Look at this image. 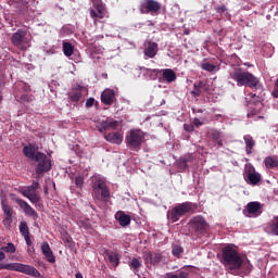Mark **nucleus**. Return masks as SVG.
I'll use <instances>...</instances> for the list:
<instances>
[{
	"instance_id": "obj_3",
	"label": "nucleus",
	"mask_w": 278,
	"mask_h": 278,
	"mask_svg": "<svg viewBox=\"0 0 278 278\" xmlns=\"http://www.w3.org/2000/svg\"><path fill=\"white\" fill-rule=\"evenodd\" d=\"M91 194L96 201H102L103 203H108L112 199L108 184L103 178H96L92 184Z\"/></svg>"
},
{
	"instance_id": "obj_49",
	"label": "nucleus",
	"mask_w": 278,
	"mask_h": 278,
	"mask_svg": "<svg viewBox=\"0 0 278 278\" xmlns=\"http://www.w3.org/2000/svg\"><path fill=\"white\" fill-rule=\"evenodd\" d=\"M192 125L193 127H201V125H203V122H201V119L199 118H193Z\"/></svg>"
},
{
	"instance_id": "obj_59",
	"label": "nucleus",
	"mask_w": 278,
	"mask_h": 278,
	"mask_svg": "<svg viewBox=\"0 0 278 278\" xmlns=\"http://www.w3.org/2000/svg\"><path fill=\"white\" fill-rule=\"evenodd\" d=\"M0 140H1V137H0Z\"/></svg>"
},
{
	"instance_id": "obj_50",
	"label": "nucleus",
	"mask_w": 278,
	"mask_h": 278,
	"mask_svg": "<svg viewBox=\"0 0 278 278\" xmlns=\"http://www.w3.org/2000/svg\"><path fill=\"white\" fill-rule=\"evenodd\" d=\"M23 91H24V92H30V91H31V88L29 87V85L24 84V85H23Z\"/></svg>"
},
{
	"instance_id": "obj_23",
	"label": "nucleus",
	"mask_w": 278,
	"mask_h": 278,
	"mask_svg": "<svg viewBox=\"0 0 278 278\" xmlns=\"http://www.w3.org/2000/svg\"><path fill=\"white\" fill-rule=\"evenodd\" d=\"M42 152H36V148L33 144L25 146L23 148V154L25 157H28V160H33L36 162V157H38V154Z\"/></svg>"
},
{
	"instance_id": "obj_20",
	"label": "nucleus",
	"mask_w": 278,
	"mask_h": 278,
	"mask_svg": "<svg viewBox=\"0 0 278 278\" xmlns=\"http://www.w3.org/2000/svg\"><path fill=\"white\" fill-rule=\"evenodd\" d=\"M41 251L47 262H49L50 264H55V255L53 254V251L51 250V247L48 242H43L41 244Z\"/></svg>"
},
{
	"instance_id": "obj_31",
	"label": "nucleus",
	"mask_w": 278,
	"mask_h": 278,
	"mask_svg": "<svg viewBox=\"0 0 278 278\" xmlns=\"http://www.w3.org/2000/svg\"><path fill=\"white\" fill-rule=\"evenodd\" d=\"M144 55H147V58H153L154 55H157V43L150 42L144 50Z\"/></svg>"
},
{
	"instance_id": "obj_51",
	"label": "nucleus",
	"mask_w": 278,
	"mask_h": 278,
	"mask_svg": "<svg viewBox=\"0 0 278 278\" xmlns=\"http://www.w3.org/2000/svg\"><path fill=\"white\" fill-rule=\"evenodd\" d=\"M65 242H67V244H71V242H73V238L71 236H66Z\"/></svg>"
},
{
	"instance_id": "obj_33",
	"label": "nucleus",
	"mask_w": 278,
	"mask_h": 278,
	"mask_svg": "<svg viewBox=\"0 0 278 278\" xmlns=\"http://www.w3.org/2000/svg\"><path fill=\"white\" fill-rule=\"evenodd\" d=\"M188 162H192V156H181L177 161L178 168H180V170H186V168H188Z\"/></svg>"
},
{
	"instance_id": "obj_5",
	"label": "nucleus",
	"mask_w": 278,
	"mask_h": 278,
	"mask_svg": "<svg viewBox=\"0 0 278 278\" xmlns=\"http://www.w3.org/2000/svg\"><path fill=\"white\" fill-rule=\"evenodd\" d=\"M197 208V204L192 202H182L174 206L168 213L167 218L172 220V223H177L181 216H186V214H190L193 210Z\"/></svg>"
},
{
	"instance_id": "obj_22",
	"label": "nucleus",
	"mask_w": 278,
	"mask_h": 278,
	"mask_svg": "<svg viewBox=\"0 0 278 278\" xmlns=\"http://www.w3.org/2000/svg\"><path fill=\"white\" fill-rule=\"evenodd\" d=\"M20 233L23 236L27 247H31V238L29 237V226H27V222L20 223Z\"/></svg>"
},
{
	"instance_id": "obj_44",
	"label": "nucleus",
	"mask_w": 278,
	"mask_h": 278,
	"mask_svg": "<svg viewBox=\"0 0 278 278\" xmlns=\"http://www.w3.org/2000/svg\"><path fill=\"white\" fill-rule=\"evenodd\" d=\"M0 270H14V263H11V264L0 263Z\"/></svg>"
},
{
	"instance_id": "obj_24",
	"label": "nucleus",
	"mask_w": 278,
	"mask_h": 278,
	"mask_svg": "<svg viewBox=\"0 0 278 278\" xmlns=\"http://www.w3.org/2000/svg\"><path fill=\"white\" fill-rule=\"evenodd\" d=\"M245 181L250 186H257V184H260L262 181V175H260V173L249 172V173H247Z\"/></svg>"
},
{
	"instance_id": "obj_26",
	"label": "nucleus",
	"mask_w": 278,
	"mask_h": 278,
	"mask_svg": "<svg viewBox=\"0 0 278 278\" xmlns=\"http://www.w3.org/2000/svg\"><path fill=\"white\" fill-rule=\"evenodd\" d=\"M265 168H268L269 170H273L275 168H278V156H266L264 159Z\"/></svg>"
},
{
	"instance_id": "obj_52",
	"label": "nucleus",
	"mask_w": 278,
	"mask_h": 278,
	"mask_svg": "<svg viewBox=\"0 0 278 278\" xmlns=\"http://www.w3.org/2000/svg\"><path fill=\"white\" fill-rule=\"evenodd\" d=\"M3 260H5V253L0 251V262H3Z\"/></svg>"
},
{
	"instance_id": "obj_2",
	"label": "nucleus",
	"mask_w": 278,
	"mask_h": 278,
	"mask_svg": "<svg viewBox=\"0 0 278 278\" xmlns=\"http://www.w3.org/2000/svg\"><path fill=\"white\" fill-rule=\"evenodd\" d=\"M231 77L235 81H237V86H248L252 90H257L261 88L262 85H260V78H257L255 75L242 71V68H236Z\"/></svg>"
},
{
	"instance_id": "obj_21",
	"label": "nucleus",
	"mask_w": 278,
	"mask_h": 278,
	"mask_svg": "<svg viewBox=\"0 0 278 278\" xmlns=\"http://www.w3.org/2000/svg\"><path fill=\"white\" fill-rule=\"evenodd\" d=\"M115 218L119 223L121 227H129V225H131V216L125 214L123 211H118L115 214Z\"/></svg>"
},
{
	"instance_id": "obj_28",
	"label": "nucleus",
	"mask_w": 278,
	"mask_h": 278,
	"mask_svg": "<svg viewBox=\"0 0 278 278\" xmlns=\"http://www.w3.org/2000/svg\"><path fill=\"white\" fill-rule=\"evenodd\" d=\"M146 260L147 262H150V264H153V266H155V264H160L162 262V254L157 252H150L146 255Z\"/></svg>"
},
{
	"instance_id": "obj_25",
	"label": "nucleus",
	"mask_w": 278,
	"mask_h": 278,
	"mask_svg": "<svg viewBox=\"0 0 278 278\" xmlns=\"http://www.w3.org/2000/svg\"><path fill=\"white\" fill-rule=\"evenodd\" d=\"M104 139L112 144H121L123 142V135L121 132H110L104 135Z\"/></svg>"
},
{
	"instance_id": "obj_13",
	"label": "nucleus",
	"mask_w": 278,
	"mask_h": 278,
	"mask_svg": "<svg viewBox=\"0 0 278 278\" xmlns=\"http://www.w3.org/2000/svg\"><path fill=\"white\" fill-rule=\"evenodd\" d=\"M243 214L249 218H251V216H258V214H262V203L249 202L247 204V210H243Z\"/></svg>"
},
{
	"instance_id": "obj_48",
	"label": "nucleus",
	"mask_w": 278,
	"mask_h": 278,
	"mask_svg": "<svg viewBox=\"0 0 278 278\" xmlns=\"http://www.w3.org/2000/svg\"><path fill=\"white\" fill-rule=\"evenodd\" d=\"M3 225L5 226V227H10L11 225H12V217H5L4 219H3Z\"/></svg>"
},
{
	"instance_id": "obj_39",
	"label": "nucleus",
	"mask_w": 278,
	"mask_h": 278,
	"mask_svg": "<svg viewBox=\"0 0 278 278\" xmlns=\"http://www.w3.org/2000/svg\"><path fill=\"white\" fill-rule=\"evenodd\" d=\"M172 253H173L174 257L179 258L184 254V248L181 245L175 244L172 248Z\"/></svg>"
},
{
	"instance_id": "obj_10",
	"label": "nucleus",
	"mask_w": 278,
	"mask_h": 278,
	"mask_svg": "<svg viewBox=\"0 0 278 278\" xmlns=\"http://www.w3.org/2000/svg\"><path fill=\"white\" fill-rule=\"evenodd\" d=\"M118 125H121L118 121H115L112 117H106L105 119L98 122L96 127L100 134H105L108 129H118Z\"/></svg>"
},
{
	"instance_id": "obj_29",
	"label": "nucleus",
	"mask_w": 278,
	"mask_h": 278,
	"mask_svg": "<svg viewBox=\"0 0 278 278\" xmlns=\"http://www.w3.org/2000/svg\"><path fill=\"white\" fill-rule=\"evenodd\" d=\"M141 75H146L149 77V79H157V73H160V70H151L147 67H140L139 68Z\"/></svg>"
},
{
	"instance_id": "obj_4",
	"label": "nucleus",
	"mask_w": 278,
	"mask_h": 278,
	"mask_svg": "<svg viewBox=\"0 0 278 278\" xmlns=\"http://www.w3.org/2000/svg\"><path fill=\"white\" fill-rule=\"evenodd\" d=\"M125 142L129 151H140L144 142V134L140 129H132L126 134Z\"/></svg>"
},
{
	"instance_id": "obj_38",
	"label": "nucleus",
	"mask_w": 278,
	"mask_h": 278,
	"mask_svg": "<svg viewBox=\"0 0 278 278\" xmlns=\"http://www.w3.org/2000/svg\"><path fill=\"white\" fill-rule=\"evenodd\" d=\"M1 207H2V211L5 214V216L12 218V215L14 214V210L11 208L10 205L5 204L4 201L1 202Z\"/></svg>"
},
{
	"instance_id": "obj_12",
	"label": "nucleus",
	"mask_w": 278,
	"mask_h": 278,
	"mask_svg": "<svg viewBox=\"0 0 278 278\" xmlns=\"http://www.w3.org/2000/svg\"><path fill=\"white\" fill-rule=\"evenodd\" d=\"M94 9L89 10V14L94 23L99 21V18H105L108 16V9L103 5V3H98L94 5Z\"/></svg>"
},
{
	"instance_id": "obj_40",
	"label": "nucleus",
	"mask_w": 278,
	"mask_h": 278,
	"mask_svg": "<svg viewBox=\"0 0 278 278\" xmlns=\"http://www.w3.org/2000/svg\"><path fill=\"white\" fill-rule=\"evenodd\" d=\"M1 251H4V253H16V245L14 243H8L1 248Z\"/></svg>"
},
{
	"instance_id": "obj_15",
	"label": "nucleus",
	"mask_w": 278,
	"mask_h": 278,
	"mask_svg": "<svg viewBox=\"0 0 278 278\" xmlns=\"http://www.w3.org/2000/svg\"><path fill=\"white\" fill-rule=\"evenodd\" d=\"M25 36H27V30L24 28L17 29L16 33H14L11 37L12 45L14 47H21L23 42H25Z\"/></svg>"
},
{
	"instance_id": "obj_37",
	"label": "nucleus",
	"mask_w": 278,
	"mask_h": 278,
	"mask_svg": "<svg viewBox=\"0 0 278 278\" xmlns=\"http://www.w3.org/2000/svg\"><path fill=\"white\" fill-rule=\"evenodd\" d=\"M253 101H250V108L248 111V118H255V116H257V114H260V109H255Z\"/></svg>"
},
{
	"instance_id": "obj_19",
	"label": "nucleus",
	"mask_w": 278,
	"mask_h": 278,
	"mask_svg": "<svg viewBox=\"0 0 278 278\" xmlns=\"http://www.w3.org/2000/svg\"><path fill=\"white\" fill-rule=\"evenodd\" d=\"M15 203H17L21 210H23V212H25L28 216H38L34 207H31V205H29V203H27L25 200L15 199Z\"/></svg>"
},
{
	"instance_id": "obj_17",
	"label": "nucleus",
	"mask_w": 278,
	"mask_h": 278,
	"mask_svg": "<svg viewBox=\"0 0 278 278\" xmlns=\"http://www.w3.org/2000/svg\"><path fill=\"white\" fill-rule=\"evenodd\" d=\"M208 87L205 80L194 83L193 90L191 91L192 97H200L203 92H207Z\"/></svg>"
},
{
	"instance_id": "obj_43",
	"label": "nucleus",
	"mask_w": 278,
	"mask_h": 278,
	"mask_svg": "<svg viewBox=\"0 0 278 278\" xmlns=\"http://www.w3.org/2000/svg\"><path fill=\"white\" fill-rule=\"evenodd\" d=\"M75 186L76 188H84V176H76Z\"/></svg>"
},
{
	"instance_id": "obj_47",
	"label": "nucleus",
	"mask_w": 278,
	"mask_h": 278,
	"mask_svg": "<svg viewBox=\"0 0 278 278\" xmlns=\"http://www.w3.org/2000/svg\"><path fill=\"white\" fill-rule=\"evenodd\" d=\"M94 105V98H89L86 101V108H92Z\"/></svg>"
},
{
	"instance_id": "obj_41",
	"label": "nucleus",
	"mask_w": 278,
	"mask_h": 278,
	"mask_svg": "<svg viewBox=\"0 0 278 278\" xmlns=\"http://www.w3.org/2000/svg\"><path fill=\"white\" fill-rule=\"evenodd\" d=\"M165 278H188V273L180 271L178 274H166Z\"/></svg>"
},
{
	"instance_id": "obj_14",
	"label": "nucleus",
	"mask_w": 278,
	"mask_h": 278,
	"mask_svg": "<svg viewBox=\"0 0 278 278\" xmlns=\"http://www.w3.org/2000/svg\"><path fill=\"white\" fill-rule=\"evenodd\" d=\"M86 90V87L79 85V84H76L72 87V92L70 94V99L73 103H79V101H81V96L83 93Z\"/></svg>"
},
{
	"instance_id": "obj_55",
	"label": "nucleus",
	"mask_w": 278,
	"mask_h": 278,
	"mask_svg": "<svg viewBox=\"0 0 278 278\" xmlns=\"http://www.w3.org/2000/svg\"><path fill=\"white\" fill-rule=\"evenodd\" d=\"M198 114H203V110L199 109L198 111H195Z\"/></svg>"
},
{
	"instance_id": "obj_9",
	"label": "nucleus",
	"mask_w": 278,
	"mask_h": 278,
	"mask_svg": "<svg viewBox=\"0 0 278 278\" xmlns=\"http://www.w3.org/2000/svg\"><path fill=\"white\" fill-rule=\"evenodd\" d=\"M162 10V4L155 0H143L139 7L140 14H157Z\"/></svg>"
},
{
	"instance_id": "obj_42",
	"label": "nucleus",
	"mask_w": 278,
	"mask_h": 278,
	"mask_svg": "<svg viewBox=\"0 0 278 278\" xmlns=\"http://www.w3.org/2000/svg\"><path fill=\"white\" fill-rule=\"evenodd\" d=\"M20 99L24 101V103H31L35 98L31 94H22Z\"/></svg>"
},
{
	"instance_id": "obj_53",
	"label": "nucleus",
	"mask_w": 278,
	"mask_h": 278,
	"mask_svg": "<svg viewBox=\"0 0 278 278\" xmlns=\"http://www.w3.org/2000/svg\"><path fill=\"white\" fill-rule=\"evenodd\" d=\"M75 277L76 278H84V275H81V273H76Z\"/></svg>"
},
{
	"instance_id": "obj_58",
	"label": "nucleus",
	"mask_w": 278,
	"mask_h": 278,
	"mask_svg": "<svg viewBox=\"0 0 278 278\" xmlns=\"http://www.w3.org/2000/svg\"><path fill=\"white\" fill-rule=\"evenodd\" d=\"M257 118H264V116H257Z\"/></svg>"
},
{
	"instance_id": "obj_7",
	"label": "nucleus",
	"mask_w": 278,
	"mask_h": 278,
	"mask_svg": "<svg viewBox=\"0 0 278 278\" xmlns=\"http://www.w3.org/2000/svg\"><path fill=\"white\" fill-rule=\"evenodd\" d=\"M189 227L195 236H205V233H207V229H210V224H207L203 216L198 215L190 219Z\"/></svg>"
},
{
	"instance_id": "obj_56",
	"label": "nucleus",
	"mask_w": 278,
	"mask_h": 278,
	"mask_svg": "<svg viewBox=\"0 0 278 278\" xmlns=\"http://www.w3.org/2000/svg\"><path fill=\"white\" fill-rule=\"evenodd\" d=\"M252 99H255V93H251Z\"/></svg>"
},
{
	"instance_id": "obj_45",
	"label": "nucleus",
	"mask_w": 278,
	"mask_h": 278,
	"mask_svg": "<svg viewBox=\"0 0 278 278\" xmlns=\"http://www.w3.org/2000/svg\"><path fill=\"white\" fill-rule=\"evenodd\" d=\"M184 129H185V131L192 132V131H194V124H185Z\"/></svg>"
},
{
	"instance_id": "obj_36",
	"label": "nucleus",
	"mask_w": 278,
	"mask_h": 278,
	"mask_svg": "<svg viewBox=\"0 0 278 278\" xmlns=\"http://www.w3.org/2000/svg\"><path fill=\"white\" fill-rule=\"evenodd\" d=\"M201 68L202 71H206L207 73H216V71H218V66L208 62L202 63Z\"/></svg>"
},
{
	"instance_id": "obj_30",
	"label": "nucleus",
	"mask_w": 278,
	"mask_h": 278,
	"mask_svg": "<svg viewBox=\"0 0 278 278\" xmlns=\"http://www.w3.org/2000/svg\"><path fill=\"white\" fill-rule=\"evenodd\" d=\"M211 138L215 144H217V149H220L223 147V132L218 130H212L211 131Z\"/></svg>"
},
{
	"instance_id": "obj_1",
	"label": "nucleus",
	"mask_w": 278,
	"mask_h": 278,
	"mask_svg": "<svg viewBox=\"0 0 278 278\" xmlns=\"http://www.w3.org/2000/svg\"><path fill=\"white\" fill-rule=\"evenodd\" d=\"M222 264L228 273H238L240 270L244 275H250L253 265L247 256H242L238 250L231 245L222 249Z\"/></svg>"
},
{
	"instance_id": "obj_34",
	"label": "nucleus",
	"mask_w": 278,
	"mask_h": 278,
	"mask_svg": "<svg viewBox=\"0 0 278 278\" xmlns=\"http://www.w3.org/2000/svg\"><path fill=\"white\" fill-rule=\"evenodd\" d=\"M63 53L66 58H71L75 53V47L71 42H63Z\"/></svg>"
},
{
	"instance_id": "obj_32",
	"label": "nucleus",
	"mask_w": 278,
	"mask_h": 278,
	"mask_svg": "<svg viewBox=\"0 0 278 278\" xmlns=\"http://www.w3.org/2000/svg\"><path fill=\"white\" fill-rule=\"evenodd\" d=\"M110 264L116 268L121 264V255L115 252H109L106 253Z\"/></svg>"
},
{
	"instance_id": "obj_35",
	"label": "nucleus",
	"mask_w": 278,
	"mask_h": 278,
	"mask_svg": "<svg viewBox=\"0 0 278 278\" xmlns=\"http://www.w3.org/2000/svg\"><path fill=\"white\" fill-rule=\"evenodd\" d=\"M130 268H132L135 275H138L140 271V267L142 266V261L140 258L134 257L129 264Z\"/></svg>"
},
{
	"instance_id": "obj_54",
	"label": "nucleus",
	"mask_w": 278,
	"mask_h": 278,
	"mask_svg": "<svg viewBox=\"0 0 278 278\" xmlns=\"http://www.w3.org/2000/svg\"><path fill=\"white\" fill-rule=\"evenodd\" d=\"M273 97H275V99H278V90L273 92Z\"/></svg>"
},
{
	"instance_id": "obj_18",
	"label": "nucleus",
	"mask_w": 278,
	"mask_h": 278,
	"mask_svg": "<svg viewBox=\"0 0 278 278\" xmlns=\"http://www.w3.org/2000/svg\"><path fill=\"white\" fill-rule=\"evenodd\" d=\"M114 99H116V93L112 89H105L101 93V101L104 105H112V103H114Z\"/></svg>"
},
{
	"instance_id": "obj_46",
	"label": "nucleus",
	"mask_w": 278,
	"mask_h": 278,
	"mask_svg": "<svg viewBox=\"0 0 278 278\" xmlns=\"http://www.w3.org/2000/svg\"><path fill=\"white\" fill-rule=\"evenodd\" d=\"M215 10H216L217 14H225L227 7H225V5L217 7Z\"/></svg>"
},
{
	"instance_id": "obj_57",
	"label": "nucleus",
	"mask_w": 278,
	"mask_h": 278,
	"mask_svg": "<svg viewBox=\"0 0 278 278\" xmlns=\"http://www.w3.org/2000/svg\"><path fill=\"white\" fill-rule=\"evenodd\" d=\"M49 191H47V188L45 189V193L48 194Z\"/></svg>"
},
{
	"instance_id": "obj_16",
	"label": "nucleus",
	"mask_w": 278,
	"mask_h": 278,
	"mask_svg": "<svg viewBox=\"0 0 278 278\" xmlns=\"http://www.w3.org/2000/svg\"><path fill=\"white\" fill-rule=\"evenodd\" d=\"M159 73H162V80L166 81V84H173V81H177V73H175L173 68L160 70Z\"/></svg>"
},
{
	"instance_id": "obj_27",
	"label": "nucleus",
	"mask_w": 278,
	"mask_h": 278,
	"mask_svg": "<svg viewBox=\"0 0 278 278\" xmlns=\"http://www.w3.org/2000/svg\"><path fill=\"white\" fill-rule=\"evenodd\" d=\"M243 140L245 143V152L248 155H251V153H253V147H255V140L251 135H245Z\"/></svg>"
},
{
	"instance_id": "obj_8",
	"label": "nucleus",
	"mask_w": 278,
	"mask_h": 278,
	"mask_svg": "<svg viewBox=\"0 0 278 278\" xmlns=\"http://www.w3.org/2000/svg\"><path fill=\"white\" fill-rule=\"evenodd\" d=\"M35 162H38L35 168L37 177H41L42 175H45V173H49V170H51V159L47 157V154L39 153L36 156Z\"/></svg>"
},
{
	"instance_id": "obj_11",
	"label": "nucleus",
	"mask_w": 278,
	"mask_h": 278,
	"mask_svg": "<svg viewBox=\"0 0 278 278\" xmlns=\"http://www.w3.org/2000/svg\"><path fill=\"white\" fill-rule=\"evenodd\" d=\"M13 270L18 273H24V275H29L30 277H40V271L34 266L24 265L21 263H13Z\"/></svg>"
},
{
	"instance_id": "obj_6",
	"label": "nucleus",
	"mask_w": 278,
	"mask_h": 278,
	"mask_svg": "<svg viewBox=\"0 0 278 278\" xmlns=\"http://www.w3.org/2000/svg\"><path fill=\"white\" fill-rule=\"evenodd\" d=\"M40 188V182L33 181L30 186L25 187L21 190V194H23L30 203L34 205H38V207H42V204H40V194H38V190Z\"/></svg>"
}]
</instances>
